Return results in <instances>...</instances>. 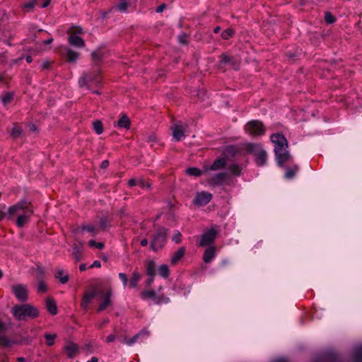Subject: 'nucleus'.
Segmentation results:
<instances>
[{
  "mask_svg": "<svg viewBox=\"0 0 362 362\" xmlns=\"http://www.w3.org/2000/svg\"><path fill=\"white\" fill-rule=\"evenodd\" d=\"M31 204H32L30 202L21 200L17 204L9 206L8 209V218L9 220H12L15 217L17 218L18 216L22 215L23 212L26 210Z\"/></svg>",
  "mask_w": 362,
  "mask_h": 362,
  "instance_id": "6",
  "label": "nucleus"
},
{
  "mask_svg": "<svg viewBox=\"0 0 362 362\" xmlns=\"http://www.w3.org/2000/svg\"><path fill=\"white\" fill-rule=\"evenodd\" d=\"M325 21H326L327 23H329V24H330V23H334V22L336 21L335 18H334V17L333 16V15H332L331 13H329V12H327V13H325Z\"/></svg>",
  "mask_w": 362,
  "mask_h": 362,
  "instance_id": "44",
  "label": "nucleus"
},
{
  "mask_svg": "<svg viewBox=\"0 0 362 362\" xmlns=\"http://www.w3.org/2000/svg\"><path fill=\"white\" fill-rule=\"evenodd\" d=\"M231 174L235 176H240L242 172V168L237 164H232L228 168Z\"/></svg>",
  "mask_w": 362,
  "mask_h": 362,
  "instance_id": "32",
  "label": "nucleus"
},
{
  "mask_svg": "<svg viewBox=\"0 0 362 362\" xmlns=\"http://www.w3.org/2000/svg\"><path fill=\"white\" fill-rule=\"evenodd\" d=\"M51 0H43V2L40 5L41 8H46L50 4Z\"/></svg>",
  "mask_w": 362,
  "mask_h": 362,
  "instance_id": "53",
  "label": "nucleus"
},
{
  "mask_svg": "<svg viewBox=\"0 0 362 362\" xmlns=\"http://www.w3.org/2000/svg\"><path fill=\"white\" fill-rule=\"evenodd\" d=\"M87 362H98V358L95 356H93L90 360L88 361Z\"/></svg>",
  "mask_w": 362,
  "mask_h": 362,
  "instance_id": "64",
  "label": "nucleus"
},
{
  "mask_svg": "<svg viewBox=\"0 0 362 362\" xmlns=\"http://www.w3.org/2000/svg\"><path fill=\"white\" fill-rule=\"evenodd\" d=\"M172 240L175 243L178 244L182 241V234L180 231L176 230L174 232L173 235L172 236Z\"/></svg>",
  "mask_w": 362,
  "mask_h": 362,
  "instance_id": "40",
  "label": "nucleus"
},
{
  "mask_svg": "<svg viewBox=\"0 0 362 362\" xmlns=\"http://www.w3.org/2000/svg\"><path fill=\"white\" fill-rule=\"evenodd\" d=\"M216 249L214 247H209L206 248L203 255V261L205 263H209L215 257Z\"/></svg>",
  "mask_w": 362,
  "mask_h": 362,
  "instance_id": "18",
  "label": "nucleus"
},
{
  "mask_svg": "<svg viewBox=\"0 0 362 362\" xmlns=\"http://www.w3.org/2000/svg\"><path fill=\"white\" fill-rule=\"evenodd\" d=\"M244 131L248 135L256 137L264 135L266 128L262 122L259 120H251L245 124Z\"/></svg>",
  "mask_w": 362,
  "mask_h": 362,
  "instance_id": "4",
  "label": "nucleus"
},
{
  "mask_svg": "<svg viewBox=\"0 0 362 362\" xmlns=\"http://www.w3.org/2000/svg\"><path fill=\"white\" fill-rule=\"evenodd\" d=\"M233 30L229 28L222 32L221 37L225 40H228L230 37H231L233 35Z\"/></svg>",
  "mask_w": 362,
  "mask_h": 362,
  "instance_id": "39",
  "label": "nucleus"
},
{
  "mask_svg": "<svg viewBox=\"0 0 362 362\" xmlns=\"http://www.w3.org/2000/svg\"><path fill=\"white\" fill-rule=\"evenodd\" d=\"M186 249L184 247H180L176 250L172 256L171 263L173 264H177L185 255Z\"/></svg>",
  "mask_w": 362,
  "mask_h": 362,
  "instance_id": "21",
  "label": "nucleus"
},
{
  "mask_svg": "<svg viewBox=\"0 0 362 362\" xmlns=\"http://www.w3.org/2000/svg\"><path fill=\"white\" fill-rule=\"evenodd\" d=\"M221 58V62L223 63H228L230 62V57L226 54H222Z\"/></svg>",
  "mask_w": 362,
  "mask_h": 362,
  "instance_id": "52",
  "label": "nucleus"
},
{
  "mask_svg": "<svg viewBox=\"0 0 362 362\" xmlns=\"http://www.w3.org/2000/svg\"><path fill=\"white\" fill-rule=\"evenodd\" d=\"M165 7V4H162V5L159 6L156 8V12H157V13H160V12H162V11L164 10Z\"/></svg>",
  "mask_w": 362,
  "mask_h": 362,
  "instance_id": "56",
  "label": "nucleus"
},
{
  "mask_svg": "<svg viewBox=\"0 0 362 362\" xmlns=\"http://www.w3.org/2000/svg\"><path fill=\"white\" fill-rule=\"evenodd\" d=\"M212 199V194L208 192L202 191L197 192L193 201L194 204L198 206L206 205Z\"/></svg>",
  "mask_w": 362,
  "mask_h": 362,
  "instance_id": "11",
  "label": "nucleus"
},
{
  "mask_svg": "<svg viewBox=\"0 0 362 362\" xmlns=\"http://www.w3.org/2000/svg\"><path fill=\"white\" fill-rule=\"evenodd\" d=\"M64 350L69 358H73L78 353V346L69 341L65 344Z\"/></svg>",
  "mask_w": 362,
  "mask_h": 362,
  "instance_id": "16",
  "label": "nucleus"
},
{
  "mask_svg": "<svg viewBox=\"0 0 362 362\" xmlns=\"http://www.w3.org/2000/svg\"><path fill=\"white\" fill-rule=\"evenodd\" d=\"M12 314L18 320H23L27 317L35 318L39 315L37 309L30 305H16L12 308Z\"/></svg>",
  "mask_w": 362,
  "mask_h": 362,
  "instance_id": "3",
  "label": "nucleus"
},
{
  "mask_svg": "<svg viewBox=\"0 0 362 362\" xmlns=\"http://www.w3.org/2000/svg\"><path fill=\"white\" fill-rule=\"evenodd\" d=\"M174 139L179 141L185 137V129L180 124H175L171 127Z\"/></svg>",
  "mask_w": 362,
  "mask_h": 362,
  "instance_id": "15",
  "label": "nucleus"
},
{
  "mask_svg": "<svg viewBox=\"0 0 362 362\" xmlns=\"http://www.w3.org/2000/svg\"><path fill=\"white\" fill-rule=\"evenodd\" d=\"M119 277L122 280V281L123 283V285L124 286H126L127 285V283H128V279H127V275L125 274H124V273H119Z\"/></svg>",
  "mask_w": 362,
  "mask_h": 362,
  "instance_id": "47",
  "label": "nucleus"
},
{
  "mask_svg": "<svg viewBox=\"0 0 362 362\" xmlns=\"http://www.w3.org/2000/svg\"><path fill=\"white\" fill-rule=\"evenodd\" d=\"M144 335L148 336V333L145 331H141L139 333L136 334L132 338L125 337L123 340V342L128 346H132L135 342H136L141 336Z\"/></svg>",
  "mask_w": 362,
  "mask_h": 362,
  "instance_id": "22",
  "label": "nucleus"
},
{
  "mask_svg": "<svg viewBox=\"0 0 362 362\" xmlns=\"http://www.w3.org/2000/svg\"><path fill=\"white\" fill-rule=\"evenodd\" d=\"M158 274L163 278H167L169 275V269L167 265L163 264L158 268Z\"/></svg>",
  "mask_w": 362,
  "mask_h": 362,
  "instance_id": "35",
  "label": "nucleus"
},
{
  "mask_svg": "<svg viewBox=\"0 0 362 362\" xmlns=\"http://www.w3.org/2000/svg\"><path fill=\"white\" fill-rule=\"evenodd\" d=\"M154 276H149V279L146 281V285L150 286L153 282Z\"/></svg>",
  "mask_w": 362,
  "mask_h": 362,
  "instance_id": "59",
  "label": "nucleus"
},
{
  "mask_svg": "<svg viewBox=\"0 0 362 362\" xmlns=\"http://www.w3.org/2000/svg\"><path fill=\"white\" fill-rule=\"evenodd\" d=\"M137 185H139V187L144 188L145 187L146 185H145V182L144 180H138V184Z\"/></svg>",
  "mask_w": 362,
  "mask_h": 362,
  "instance_id": "60",
  "label": "nucleus"
},
{
  "mask_svg": "<svg viewBox=\"0 0 362 362\" xmlns=\"http://www.w3.org/2000/svg\"><path fill=\"white\" fill-rule=\"evenodd\" d=\"M242 149L246 153L253 155L258 166H263L267 163V153L260 144L246 143L243 145Z\"/></svg>",
  "mask_w": 362,
  "mask_h": 362,
  "instance_id": "2",
  "label": "nucleus"
},
{
  "mask_svg": "<svg viewBox=\"0 0 362 362\" xmlns=\"http://www.w3.org/2000/svg\"><path fill=\"white\" fill-rule=\"evenodd\" d=\"M148 240L145 239V238L142 239L140 243L141 245L143 247H146L148 245Z\"/></svg>",
  "mask_w": 362,
  "mask_h": 362,
  "instance_id": "58",
  "label": "nucleus"
},
{
  "mask_svg": "<svg viewBox=\"0 0 362 362\" xmlns=\"http://www.w3.org/2000/svg\"><path fill=\"white\" fill-rule=\"evenodd\" d=\"M79 56V54L77 52L73 51L70 49H67L66 54V59L69 62H76Z\"/></svg>",
  "mask_w": 362,
  "mask_h": 362,
  "instance_id": "29",
  "label": "nucleus"
},
{
  "mask_svg": "<svg viewBox=\"0 0 362 362\" xmlns=\"http://www.w3.org/2000/svg\"><path fill=\"white\" fill-rule=\"evenodd\" d=\"M93 129H94L95 132L97 134L100 135L103 133V124L101 121L96 120V121L93 122Z\"/></svg>",
  "mask_w": 362,
  "mask_h": 362,
  "instance_id": "34",
  "label": "nucleus"
},
{
  "mask_svg": "<svg viewBox=\"0 0 362 362\" xmlns=\"http://www.w3.org/2000/svg\"><path fill=\"white\" fill-rule=\"evenodd\" d=\"M69 33L70 35H77V34H82L83 30L80 27L74 26V27H72L70 28Z\"/></svg>",
  "mask_w": 362,
  "mask_h": 362,
  "instance_id": "43",
  "label": "nucleus"
},
{
  "mask_svg": "<svg viewBox=\"0 0 362 362\" xmlns=\"http://www.w3.org/2000/svg\"><path fill=\"white\" fill-rule=\"evenodd\" d=\"M79 269L81 272L85 271L86 269V266L85 264H82L79 266Z\"/></svg>",
  "mask_w": 362,
  "mask_h": 362,
  "instance_id": "63",
  "label": "nucleus"
},
{
  "mask_svg": "<svg viewBox=\"0 0 362 362\" xmlns=\"http://www.w3.org/2000/svg\"><path fill=\"white\" fill-rule=\"evenodd\" d=\"M112 291L110 288H103L99 293V300L101 301L98 306V311H103L110 304Z\"/></svg>",
  "mask_w": 362,
  "mask_h": 362,
  "instance_id": "7",
  "label": "nucleus"
},
{
  "mask_svg": "<svg viewBox=\"0 0 362 362\" xmlns=\"http://www.w3.org/2000/svg\"><path fill=\"white\" fill-rule=\"evenodd\" d=\"M8 357L6 355H0V362H8Z\"/></svg>",
  "mask_w": 362,
  "mask_h": 362,
  "instance_id": "55",
  "label": "nucleus"
},
{
  "mask_svg": "<svg viewBox=\"0 0 362 362\" xmlns=\"http://www.w3.org/2000/svg\"><path fill=\"white\" fill-rule=\"evenodd\" d=\"M38 273V277L37 279L39 281V284L37 286V292L38 293H45L47 290V285L45 283L42 281L44 272L42 269H37Z\"/></svg>",
  "mask_w": 362,
  "mask_h": 362,
  "instance_id": "20",
  "label": "nucleus"
},
{
  "mask_svg": "<svg viewBox=\"0 0 362 362\" xmlns=\"http://www.w3.org/2000/svg\"><path fill=\"white\" fill-rule=\"evenodd\" d=\"M34 213L33 205L31 204L26 210H25L22 215L18 216L16 218V223L18 228H22L24 225L29 221L30 217Z\"/></svg>",
  "mask_w": 362,
  "mask_h": 362,
  "instance_id": "12",
  "label": "nucleus"
},
{
  "mask_svg": "<svg viewBox=\"0 0 362 362\" xmlns=\"http://www.w3.org/2000/svg\"><path fill=\"white\" fill-rule=\"evenodd\" d=\"M102 82V77L99 71L95 73L94 75L92 74H86L83 76V78L80 81V83L82 86L83 84L87 85L88 87L94 86H98Z\"/></svg>",
  "mask_w": 362,
  "mask_h": 362,
  "instance_id": "8",
  "label": "nucleus"
},
{
  "mask_svg": "<svg viewBox=\"0 0 362 362\" xmlns=\"http://www.w3.org/2000/svg\"><path fill=\"white\" fill-rule=\"evenodd\" d=\"M109 165V162L107 160H103L101 164L102 168H107Z\"/></svg>",
  "mask_w": 362,
  "mask_h": 362,
  "instance_id": "61",
  "label": "nucleus"
},
{
  "mask_svg": "<svg viewBox=\"0 0 362 362\" xmlns=\"http://www.w3.org/2000/svg\"><path fill=\"white\" fill-rule=\"evenodd\" d=\"M69 42L71 45L76 47H83L85 46L83 40L76 35H70L69 37Z\"/></svg>",
  "mask_w": 362,
  "mask_h": 362,
  "instance_id": "19",
  "label": "nucleus"
},
{
  "mask_svg": "<svg viewBox=\"0 0 362 362\" xmlns=\"http://www.w3.org/2000/svg\"><path fill=\"white\" fill-rule=\"evenodd\" d=\"M40 0H35V1L28 2L25 4L23 6V8L32 9L35 5L38 4Z\"/></svg>",
  "mask_w": 362,
  "mask_h": 362,
  "instance_id": "46",
  "label": "nucleus"
},
{
  "mask_svg": "<svg viewBox=\"0 0 362 362\" xmlns=\"http://www.w3.org/2000/svg\"><path fill=\"white\" fill-rule=\"evenodd\" d=\"M156 292L153 290H144L141 293V297L144 300L148 298L154 299L156 298Z\"/></svg>",
  "mask_w": 362,
  "mask_h": 362,
  "instance_id": "31",
  "label": "nucleus"
},
{
  "mask_svg": "<svg viewBox=\"0 0 362 362\" xmlns=\"http://www.w3.org/2000/svg\"><path fill=\"white\" fill-rule=\"evenodd\" d=\"M23 132L22 127L18 124H15L11 130V136L14 139L19 137Z\"/></svg>",
  "mask_w": 362,
  "mask_h": 362,
  "instance_id": "30",
  "label": "nucleus"
},
{
  "mask_svg": "<svg viewBox=\"0 0 362 362\" xmlns=\"http://www.w3.org/2000/svg\"><path fill=\"white\" fill-rule=\"evenodd\" d=\"M229 180V176L226 173H221L213 176L209 181L211 185H222L227 183Z\"/></svg>",
  "mask_w": 362,
  "mask_h": 362,
  "instance_id": "13",
  "label": "nucleus"
},
{
  "mask_svg": "<svg viewBox=\"0 0 362 362\" xmlns=\"http://www.w3.org/2000/svg\"><path fill=\"white\" fill-rule=\"evenodd\" d=\"M13 100V94L12 93H6L2 98V101L4 104H8L11 102Z\"/></svg>",
  "mask_w": 362,
  "mask_h": 362,
  "instance_id": "45",
  "label": "nucleus"
},
{
  "mask_svg": "<svg viewBox=\"0 0 362 362\" xmlns=\"http://www.w3.org/2000/svg\"><path fill=\"white\" fill-rule=\"evenodd\" d=\"M138 184V180H135V179H130L129 181H128V185L129 187H134V186H136Z\"/></svg>",
  "mask_w": 362,
  "mask_h": 362,
  "instance_id": "51",
  "label": "nucleus"
},
{
  "mask_svg": "<svg viewBox=\"0 0 362 362\" xmlns=\"http://www.w3.org/2000/svg\"><path fill=\"white\" fill-rule=\"evenodd\" d=\"M117 125L119 128L129 129L131 126V121L127 115H123L117 121Z\"/></svg>",
  "mask_w": 362,
  "mask_h": 362,
  "instance_id": "24",
  "label": "nucleus"
},
{
  "mask_svg": "<svg viewBox=\"0 0 362 362\" xmlns=\"http://www.w3.org/2000/svg\"><path fill=\"white\" fill-rule=\"evenodd\" d=\"M128 7V4L125 0H120L117 4V8L122 12L126 11Z\"/></svg>",
  "mask_w": 362,
  "mask_h": 362,
  "instance_id": "41",
  "label": "nucleus"
},
{
  "mask_svg": "<svg viewBox=\"0 0 362 362\" xmlns=\"http://www.w3.org/2000/svg\"><path fill=\"white\" fill-rule=\"evenodd\" d=\"M11 290L18 300L25 302L28 300V288L26 286L23 284L13 285Z\"/></svg>",
  "mask_w": 362,
  "mask_h": 362,
  "instance_id": "10",
  "label": "nucleus"
},
{
  "mask_svg": "<svg viewBox=\"0 0 362 362\" xmlns=\"http://www.w3.org/2000/svg\"><path fill=\"white\" fill-rule=\"evenodd\" d=\"M57 335L55 334H46L45 335V338L46 339V344L48 346H52L54 344L55 339Z\"/></svg>",
  "mask_w": 362,
  "mask_h": 362,
  "instance_id": "36",
  "label": "nucleus"
},
{
  "mask_svg": "<svg viewBox=\"0 0 362 362\" xmlns=\"http://www.w3.org/2000/svg\"><path fill=\"white\" fill-rule=\"evenodd\" d=\"M88 245L91 247H97L98 249H103L104 247V244L103 243H97L95 242L94 240H90L89 242H88Z\"/></svg>",
  "mask_w": 362,
  "mask_h": 362,
  "instance_id": "42",
  "label": "nucleus"
},
{
  "mask_svg": "<svg viewBox=\"0 0 362 362\" xmlns=\"http://www.w3.org/2000/svg\"><path fill=\"white\" fill-rule=\"evenodd\" d=\"M298 168L297 166H295L293 168H287L285 173V177L288 179L293 178L298 171Z\"/></svg>",
  "mask_w": 362,
  "mask_h": 362,
  "instance_id": "37",
  "label": "nucleus"
},
{
  "mask_svg": "<svg viewBox=\"0 0 362 362\" xmlns=\"http://www.w3.org/2000/svg\"><path fill=\"white\" fill-rule=\"evenodd\" d=\"M92 57L94 62H99L103 58V53L100 49L96 50L92 53Z\"/></svg>",
  "mask_w": 362,
  "mask_h": 362,
  "instance_id": "38",
  "label": "nucleus"
},
{
  "mask_svg": "<svg viewBox=\"0 0 362 362\" xmlns=\"http://www.w3.org/2000/svg\"><path fill=\"white\" fill-rule=\"evenodd\" d=\"M168 230L165 228H158L151 241V247L153 251L163 248L166 242Z\"/></svg>",
  "mask_w": 362,
  "mask_h": 362,
  "instance_id": "5",
  "label": "nucleus"
},
{
  "mask_svg": "<svg viewBox=\"0 0 362 362\" xmlns=\"http://www.w3.org/2000/svg\"><path fill=\"white\" fill-rule=\"evenodd\" d=\"M115 338H116V337H115V334H110V335H108V336L106 337L105 341H106L107 343H110V342H112V341H114L115 340Z\"/></svg>",
  "mask_w": 362,
  "mask_h": 362,
  "instance_id": "49",
  "label": "nucleus"
},
{
  "mask_svg": "<svg viewBox=\"0 0 362 362\" xmlns=\"http://www.w3.org/2000/svg\"><path fill=\"white\" fill-rule=\"evenodd\" d=\"M78 232L83 233L84 231H87L91 235H95L99 233V227L92 224H84L82 225L79 228L77 229Z\"/></svg>",
  "mask_w": 362,
  "mask_h": 362,
  "instance_id": "17",
  "label": "nucleus"
},
{
  "mask_svg": "<svg viewBox=\"0 0 362 362\" xmlns=\"http://www.w3.org/2000/svg\"><path fill=\"white\" fill-rule=\"evenodd\" d=\"M270 140L274 146V153L277 163L282 166L286 162L291 158L288 153V143L286 138L281 133L272 134Z\"/></svg>",
  "mask_w": 362,
  "mask_h": 362,
  "instance_id": "1",
  "label": "nucleus"
},
{
  "mask_svg": "<svg viewBox=\"0 0 362 362\" xmlns=\"http://www.w3.org/2000/svg\"><path fill=\"white\" fill-rule=\"evenodd\" d=\"M6 330V326L5 325L0 321V334L4 332Z\"/></svg>",
  "mask_w": 362,
  "mask_h": 362,
  "instance_id": "57",
  "label": "nucleus"
},
{
  "mask_svg": "<svg viewBox=\"0 0 362 362\" xmlns=\"http://www.w3.org/2000/svg\"><path fill=\"white\" fill-rule=\"evenodd\" d=\"M146 274L149 276H155L156 275V264L153 260H148L146 264Z\"/></svg>",
  "mask_w": 362,
  "mask_h": 362,
  "instance_id": "28",
  "label": "nucleus"
},
{
  "mask_svg": "<svg viewBox=\"0 0 362 362\" xmlns=\"http://www.w3.org/2000/svg\"><path fill=\"white\" fill-rule=\"evenodd\" d=\"M55 277L63 284L69 281V275L63 269H58L55 273Z\"/></svg>",
  "mask_w": 362,
  "mask_h": 362,
  "instance_id": "27",
  "label": "nucleus"
},
{
  "mask_svg": "<svg viewBox=\"0 0 362 362\" xmlns=\"http://www.w3.org/2000/svg\"><path fill=\"white\" fill-rule=\"evenodd\" d=\"M96 296V292L95 290H92L90 291H86L83 296L81 307L83 310H86L88 308L89 304L92 302V300Z\"/></svg>",
  "mask_w": 362,
  "mask_h": 362,
  "instance_id": "14",
  "label": "nucleus"
},
{
  "mask_svg": "<svg viewBox=\"0 0 362 362\" xmlns=\"http://www.w3.org/2000/svg\"><path fill=\"white\" fill-rule=\"evenodd\" d=\"M141 279V274L136 270L134 271L129 281V286L131 288H136Z\"/></svg>",
  "mask_w": 362,
  "mask_h": 362,
  "instance_id": "26",
  "label": "nucleus"
},
{
  "mask_svg": "<svg viewBox=\"0 0 362 362\" xmlns=\"http://www.w3.org/2000/svg\"><path fill=\"white\" fill-rule=\"evenodd\" d=\"M107 220V218L106 217L103 218L101 219L100 223V226H98L99 229L100 228L105 229L107 227V224H106Z\"/></svg>",
  "mask_w": 362,
  "mask_h": 362,
  "instance_id": "48",
  "label": "nucleus"
},
{
  "mask_svg": "<svg viewBox=\"0 0 362 362\" xmlns=\"http://www.w3.org/2000/svg\"><path fill=\"white\" fill-rule=\"evenodd\" d=\"M217 233V230L214 228H211L205 231L201 237L199 245L202 247L209 245L215 240Z\"/></svg>",
  "mask_w": 362,
  "mask_h": 362,
  "instance_id": "9",
  "label": "nucleus"
},
{
  "mask_svg": "<svg viewBox=\"0 0 362 362\" xmlns=\"http://www.w3.org/2000/svg\"><path fill=\"white\" fill-rule=\"evenodd\" d=\"M6 217L8 218V211L5 212L2 210H0V221L3 220Z\"/></svg>",
  "mask_w": 362,
  "mask_h": 362,
  "instance_id": "54",
  "label": "nucleus"
},
{
  "mask_svg": "<svg viewBox=\"0 0 362 362\" xmlns=\"http://www.w3.org/2000/svg\"><path fill=\"white\" fill-rule=\"evenodd\" d=\"M101 267L100 262L98 260H95L93 262V264L90 266V268H100Z\"/></svg>",
  "mask_w": 362,
  "mask_h": 362,
  "instance_id": "50",
  "label": "nucleus"
},
{
  "mask_svg": "<svg viewBox=\"0 0 362 362\" xmlns=\"http://www.w3.org/2000/svg\"><path fill=\"white\" fill-rule=\"evenodd\" d=\"M46 308L48 312L52 315H54L57 313V306L55 301L52 298H47L46 299Z\"/></svg>",
  "mask_w": 362,
  "mask_h": 362,
  "instance_id": "23",
  "label": "nucleus"
},
{
  "mask_svg": "<svg viewBox=\"0 0 362 362\" xmlns=\"http://www.w3.org/2000/svg\"><path fill=\"white\" fill-rule=\"evenodd\" d=\"M0 83H7L8 81L5 79L4 76L2 75H0Z\"/></svg>",
  "mask_w": 362,
  "mask_h": 362,
  "instance_id": "62",
  "label": "nucleus"
},
{
  "mask_svg": "<svg viewBox=\"0 0 362 362\" xmlns=\"http://www.w3.org/2000/svg\"><path fill=\"white\" fill-rule=\"evenodd\" d=\"M226 161L225 158H217L210 166V170H218L223 168L226 166Z\"/></svg>",
  "mask_w": 362,
  "mask_h": 362,
  "instance_id": "25",
  "label": "nucleus"
},
{
  "mask_svg": "<svg viewBox=\"0 0 362 362\" xmlns=\"http://www.w3.org/2000/svg\"><path fill=\"white\" fill-rule=\"evenodd\" d=\"M186 173L189 175L199 177L202 175V171L197 168L191 167V168H188L186 170Z\"/></svg>",
  "mask_w": 362,
  "mask_h": 362,
  "instance_id": "33",
  "label": "nucleus"
}]
</instances>
